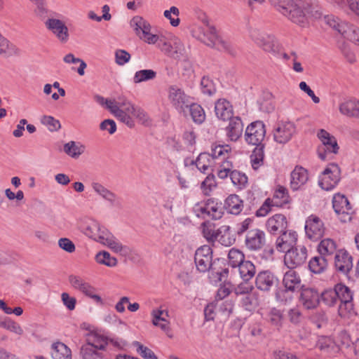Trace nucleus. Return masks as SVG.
<instances>
[{
	"mask_svg": "<svg viewBox=\"0 0 359 359\" xmlns=\"http://www.w3.org/2000/svg\"><path fill=\"white\" fill-rule=\"evenodd\" d=\"M200 40L207 46L215 48L219 51H231V45L229 42L219 37L213 26L207 25L203 31V35L199 36Z\"/></svg>",
	"mask_w": 359,
	"mask_h": 359,
	"instance_id": "9d476101",
	"label": "nucleus"
},
{
	"mask_svg": "<svg viewBox=\"0 0 359 359\" xmlns=\"http://www.w3.org/2000/svg\"><path fill=\"white\" fill-rule=\"evenodd\" d=\"M193 212L198 218L215 220L220 219L224 214L222 202L212 198L196 203L193 207Z\"/></svg>",
	"mask_w": 359,
	"mask_h": 359,
	"instance_id": "7ed1b4c3",
	"label": "nucleus"
},
{
	"mask_svg": "<svg viewBox=\"0 0 359 359\" xmlns=\"http://www.w3.org/2000/svg\"><path fill=\"white\" fill-rule=\"evenodd\" d=\"M339 109L340 112H359V100L344 99L340 102Z\"/></svg>",
	"mask_w": 359,
	"mask_h": 359,
	"instance_id": "49530a36",
	"label": "nucleus"
},
{
	"mask_svg": "<svg viewBox=\"0 0 359 359\" xmlns=\"http://www.w3.org/2000/svg\"><path fill=\"white\" fill-rule=\"evenodd\" d=\"M299 302L306 309H315L319 304L320 294L315 288L304 286L301 289Z\"/></svg>",
	"mask_w": 359,
	"mask_h": 359,
	"instance_id": "412c9836",
	"label": "nucleus"
},
{
	"mask_svg": "<svg viewBox=\"0 0 359 359\" xmlns=\"http://www.w3.org/2000/svg\"><path fill=\"white\" fill-rule=\"evenodd\" d=\"M41 123L50 132L57 131L61 128L60 121L51 116L44 115L41 118Z\"/></svg>",
	"mask_w": 359,
	"mask_h": 359,
	"instance_id": "e2e57ef3",
	"label": "nucleus"
},
{
	"mask_svg": "<svg viewBox=\"0 0 359 359\" xmlns=\"http://www.w3.org/2000/svg\"><path fill=\"white\" fill-rule=\"evenodd\" d=\"M304 229L306 237L312 241L320 239L325 233L323 222L314 215H311L306 218Z\"/></svg>",
	"mask_w": 359,
	"mask_h": 359,
	"instance_id": "dca6fc26",
	"label": "nucleus"
},
{
	"mask_svg": "<svg viewBox=\"0 0 359 359\" xmlns=\"http://www.w3.org/2000/svg\"><path fill=\"white\" fill-rule=\"evenodd\" d=\"M250 36L264 51L273 55L279 54V43L273 35L255 29L251 32Z\"/></svg>",
	"mask_w": 359,
	"mask_h": 359,
	"instance_id": "1a4fd4ad",
	"label": "nucleus"
},
{
	"mask_svg": "<svg viewBox=\"0 0 359 359\" xmlns=\"http://www.w3.org/2000/svg\"><path fill=\"white\" fill-rule=\"evenodd\" d=\"M95 259L99 264L104 265L108 267H114L117 265L118 261L116 257H112L107 251H100L95 257Z\"/></svg>",
	"mask_w": 359,
	"mask_h": 359,
	"instance_id": "a18cd8bd",
	"label": "nucleus"
},
{
	"mask_svg": "<svg viewBox=\"0 0 359 359\" xmlns=\"http://www.w3.org/2000/svg\"><path fill=\"white\" fill-rule=\"evenodd\" d=\"M0 327L19 336L22 335L24 333L23 329L20 325L11 318H6L4 320L1 321L0 323Z\"/></svg>",
	"mask_w": 359,
	"mask_h": 359,
	"instance_id": "6e6d98bb",
	"label": "nucleus"
},
{
	"mask_svg": "<svg viewBox=\"0 0 359 359\" xmlns=\"http://www.w3.org/2000/svg\"><path fill=\"white\" fill-rule=\"evenodd\" d=\"M270 1L278 11L291 22L302 27L307 23L306 16L303 10L304 5L300 1L294 2L292 0H270Z\"/></svg>",
	"mask_w": 359,
	"mask_h": 359,
	"instance_id": "f257e3e1",
	"label": "nucleus"
},
{
	"mask_svg": "<svg viewBox=\"0 0 359 359\" xmlns=\"http://www.w3.org/2000/svg\"><path fill=\"white\" fill-rule=\"evenodd\" d=\"M297 241V233L296 231L286 230L280 233L276 241V248L278 251L286 252L291 250L296 245Z\"/></svg>",
	"mask_w": 359,
	"mask_h": 359,
	"instance_id": "5701e85b",
	"label": "nucleus"
},
{
	"mask_svg": "<svg viewBox=\"0 0 359 359\" xmlns=\"http://www.w3.org/2000/svg\"><path fill=\"white\" fill-rule=\"evenodd\" d=\"M51 355L53 359H72V351L65 344L56 342L52 345Z\"/></svg>",
	"mask_w": 359,
	"mask_h": 359,
	"instance_id": "4c0bfd02",
	"label": "nucleus"
},
{
	"mask_svg": "<svg viewBox=\"0 0 359 359\" xmlns=\"http://www.w3.org/2000/svg\"><path fill=\"white\" fill-rule=\"evenodd\" d=\"M265 242V233L263 231L259 229H253L247 232L245 244L249 250H259L264 245Z\"/></svg>",
	"mask_w": 359,
	"mask_h": 359,
	"instance_id": "6ab92c4d",
	"label": "nucleus"
},
{
	"mask_svg": "<svg viewBox=\"0 0 359 359\" xmlns=\"http://www.w3.org/2000/svg\"><path fill=\"white\" fill-rule=\"evenodd\" d=\"M91 187L93 191L104 201L107 202L111 207H116L120 205L118 196L104 186L99 182H91Z\"/></svg>",
	"mask_w": 359,
	"mask_h": 359,
	"instance_id": "4be33fe9",
	"label": "nucleus"
},
{
	"mask_svg": "<svg viewBox=\"0 0 359 359\" xmlns=\"http://www.w3.org/2000/svg\"><path fill=\"white\" fill-rule=\"evenodd\" d=\"M294 291H289L286 287L278 288L275 292L276 300L283 304H287L292 302L294 298Z\"/></svg>",
	"mask_w": 359,
	"mask_h": 359,
	"instance_id": "09e8293b",
	"label": "nucleus"
},
{
	"mask_svg": "<svg viewBox=\"0 0 359 359\" xmlns=\"http://www.w3.org/2000/svg\"><path fill=\"white\" fill-rule=\"evenodd\" d=\"M288 193L287 189L278 187L274 191L272 198H267L262 206L257 210V217H264L271 210L272 206L280 207L288 203Z\"/></svg>",
	"mask_w": 359,
	"mask_h": 359,
	"instance_id": "423d86ee",
	"label": "nucleus"
},
{
	"mask_svg": "<svg viewBox=\"0 0 359 359\" xmlns=\"http://www.w3.org/2000/svg\"><path fill=\"white\" fill-rule=\"evenodd\" d=\"M64 152L74 159H78L86 151V146L76 141H69L63 146Z\"/></svg>",
	"mask_w": 359,
	"mask_h": 359,
	"instance_id": "72a5a7b5",
	"label": "nucleus"
},
{
	"mask_svg": "<svg viewBox=\"0 0 359 359\" xmlns=\"http://www.w3.org/2000/svg\"><path fill=\"white\" fill-rule=\"evenodd\" d=\"M266 227L271 234H280L287 229V218L283 215L276 214L267 219Z\"/></svg>",
	"mask_w": 359,
	"mask_h": 359,
	"instance_id": "a878e982",
	"label": "nucleus"
},
{
	"mask_svg": "<svg viewBox=\"0 0 359 359\" xmlns=\"http://www.w3.org/2000/svg\"><path fill=\"white\" fill-rule=\"evenodd\" d=\"M215 187L216 182L213 175H208L201 185V189H202L203 193L206 196L210 195Z\"/></svg>",
	"mask_w": 359,
	"mask_h": 359,
	"instance_id": "69168bd1",
	"label": "nucleus"
},
{
	"mask_svg": "<svg viewBox=\"0 0 359 359\" xmlns=\"http://www.w3.org/2000/svg\"><path fill=\"white\" fill-rule=\"evenodd\" d=\"M46 27L51 32L61 43L69 40V34L65 23L55 18H48L44 21Z\"/></svg>",
	"mask_w": 359,
	"mask_h": 359,
	"instance_id": "a211bd4d",
	"label": "nucleus"
},
{
	"mask_svg": "<svg viewBox=\"0 0 359 359\" xmlns=\"http://www.w3.org/2000/svg\"><path fill=\"white\" fill-rule=\"evenodd\" d=\"M151 322L153 325L158 327L169 337H172L170 332V323L168 318L169 317L168 311L162 309L161 307L153 309L151 312Z\"/></svg>",
	"mask_w": 359,
	"mask_h": 359,
	"instance_id": "aec40b11",
	"label": "nucleus"
},
{
	"mask_svg": "<svg viewBox=\"0 0 359 359\" xmlns=\"http://www.w3.org/2000/svg\"><path fill=\"white\" fill-rule=\"evenodd\" d=\"M229 264L236 268L245 261L244 254L239 250L231 248L228 253Z\"/></svg>",
	"mask_w": 359,
	"mask_h": 359,
	"instance_id": "603ef678",
	"label": "nucleus"
},
{
	"mask_svg": "<svg viewBox=\"0 0 359 359\" xmlns=\"http://www.w3.org/2000/svg\"><path fill=\"white\" fill-rule=\"evenodd\" d=\"M201 90L204 95H213L216 93L215 84L209 76H204L201 81Z\"/></svg>",
	"mask_w": 359,
	"mask_h": 359,
	"instance_id": "13d9d810",
	"label": "nucleus"
},
{
	"mask_svg": "<svg viewBox=\"0 0 359 359\" xmlns=\"http://www.w3.org/2000/svg\"><path fill=\"white\" fill-rule=\"evenodd\" d=\"M229 176L233 185L240 189L244 188L248 183V177L245 174L236 170L232 171Z\"/></svg>",
	"mask_w": 359,
	"mask_h": 359,
	"instance_id": "4d7b16f0",
	"label": "nucleus"
},
{
	"mask_svg": "<svg viewBox=\"0 0 359 359\" xmlns=\"http://www.w3.org/2000/svg\"><path fill=\"white\" fill-rule=\"evenodd\" d=\"M227 158H222L219 162H217V164L219 165L217 170V175L220 179H225L232 171L234 170H233V166L232 162L229 161Z\"/></svg>",
	"mask_w": 359,
	"mask_h": 359,
	"instance_id": "8fccbe9b",
	"label": "nucleus"
},
{
	"mask_svg": "<svg viewBox=\"0 0 359 359\" xmlns=\"http://www.w3.org/2000/svg\"><path fill=\"white\" fill-rule=\"evenodd\" d=\"M86 344L97 350H102L109 344V339L97 332H90L87 335Z\"/></svg>",
	"mask_w": 359,
	"mask_h": 359,
	"instance_id": "c9c22d12",
	"label": "nucleus"
},
{
	"mask_svg": "<svg viewBox=\"0 0 359 359\" xmlns=\"http://www.w3.org/2000/svg\"><path fill=\"white\" fill-rule=\"evenodd\" d=\"M215 112H233V106L226 99H219L215 103Z\"/></svg>",
	"mask_w": 359,
	"mask_h": 359,
	"instance_id": "338daca9",
	"label": "nucleus"
},
{
	"mask_svg": "<svg viewBox=\"0 0 359 359\" xmlns=\"http://www.w3.org/2000/svg\"><path fill=\"white\" fill-rule=\"evenodd\" d=\"M264 319L271 326L279 330L283 327L284 321L283 312L276 307L270 308L266 313Z\"/></svg>",
	"mask_w": 359,
	"mask_h": 359,
	"instance_id": "2f4dec72",
	"label": "nucleus"
},
{
	"mask_svg": "<svg viewBox=\"0 0 359 359\" xmlns=\"http://www.w3.org/2000/svg\"><path fill=\"white\" fill-rule=\"evenodd\" d=\"M101 227V225H100L99 223L97 222L93 221L83 230V233L88 236V238L95 240L96 236L99 233L100 229Z\"/></svg>",
	"mask_w": 359,
	"mask_h": 359,
	"instance_id": "774afa93",
	"label": "nucleus"
},
{
	"mask_svg": "<svg viewBox=\"0 0 359 359\" xmlns=\"http://www.w3.org/2000/svg\"><path fill=\"white\" fill-rule=\"evenodd\" d=\"M69 281L74 289L93 299L97 303H102L101 297L95 294V288L89 283L86 282L82 277L71 275L69 277Z\"/></svg>",
	"mask_w": 359,
	"mask_h": 359,
	"instance_id": "2eb2a0df",
	"label": "nucleus"
},
{
	"mask_svg": "<svg viewBox=\"0 0 359 359\" xmlns=\"http://www.w3.org/2000/svg\"><path fill=\"white\" fill-rule=\"evenodd\" d=\"M169 99L177 110L185 112H205L203 108L194 101V98L185 94L184 90L175 86H171L169 90Z\"/></svg>",
	"mask_w": 359,
	"mask_h": 359,
	"instance_id": "f03ea898",
	"label": "nucleus"
},
{
	"mask_svg": "<svg viewBox=\"0 0 359 359\" xmlns=\"http://www.w3.org/2000/svg\"><path fill=\"white\" fill-rule=\"evenodd\" d=\"M210 278L211 281L217 283L218 282L225 281L228 274H229V269L227 268H221L219 269H217L215 266L212 267L210 270Z\"/></svg>",
	"mask_w": 359,
	"mask_h": 359,
	"instance_id": "bf43d9fd",
	"label": "nucleus"
},
{
	"mask_svg": "<svg viewBox=\"0 0 359 359\" xmlns=\"http://www.w3.org/2000/svg\"><path fill=\"white\" fill-rule=\"evenodd\" d=\"M334 266L338 271L348 273L353 267V258L346 250L340 249L334 256Z\"/></svg>",
	"mask_w": 359,
	"mask_h": 359,
	"instance_id": "cd10ccee",
	"label": "nucleus"
},
{
	"mask_svg": "<svg viewBox=\"0 0 359 359\" xmlns=\"http://www.w3.org/2000/svg\"><path fill=\"white\" fill-rule=\"evenodd\" d=\"M106 108L110 111V112H135V109L133 105L127 100L114 101L109 100L106 102Z\"/></svg>",
	"mask_w": 359,
	"mask_h": 359,
	"instance_id": "f704fd0d",
	"label": "nucleus"
},
{
	"mask_svg": "<svg viewBox=\"0 0 359 359\" xmlns=\"http://www.w3.org/2000/svg\"><path fill=\"white\" fill-rule=\"evenodd\" d=\"M133 346L136 348L137 353L144 359H158L151 349L142 345L139 341H135Z\"/></svg>",
	"mask_w": 359,
	"mask_h": 359,
	"instance_id": "680f3d73",
	"label": "nucleus"
},
{
	"mask_svg": "<svg viewBox=\"0 0 359 359\" xmlns=\"http://www.w3.org/2000/svg\"><path fill=\"white\" fill-rule=\"evenodd\" d=\"M95 241L107 246L112 251L116 253H126L128 248L123 246L104 226H101L99 233L96 236Z\"/></svg>",
	"mask_w": 359,
	"mask_h": 359,
	"instance_id": "4468645a",
	"label": "nucleus"
},
{
	"mask_svg": "<svg viewBox=\"0 0 359 359\" xmlns=\"http://www.w3.org/2000/svg\"><path fill=\"white\" fill-rule=\"evenodd\" d=\"M194 262L198 271H209L215 264V262H212V248L206 245L198 248L195 252Z\"/></svg>",
	"mask_w": 359,
	"mask_h": 359,
	"instance_id": "ddd939ff",
	"label": "nucleus"
},
{
	"mask_svg": "<svg viewBox=\"0 0 359 359\" xmlns=\"http://www.w3.org/2000/svg\"><path fill=\"white\" fill-rule=\"evenodd\" d=\"M277 282V277L269 271H260L255 277V286L262 292H269Z\"/></svg>",
	"mask_w": 359,
	"mask_h": 359,
	"instance_id": "393cba45",
	"label": "nucleus"
},
{
	"mask_svg": "<svg viewBox=\"0 0 359 359\" xmlns=\"http://www.w3.org/2000/svg\"><path fill=\"white\" fill-rule=\"evenodd\" d=\"M156 77V72L153 69H142L137 71L133 76V82L140 83L154 79Z\"/></svg>",
	"mask_w": 359,
	"mask_h": 359,
	"instance_id": "de8ad7c7",
	"label": "nucleus"
},
{
	"mask_svg": "<svg viewBox=\"0 0 359 359\" xmlns=\"http://www.w3.org/2000/svg\"><path fill=\"white\" fill-rule=\"evenodd\" d=\"M201 233L203 237L210 242H214L218 237L217 233L215 230V226L209 222L202 223L201 226Z\"/></svg>",
	"mask_w": 359,
	"mask_h": 359,
	"instance_id": "864d4df0",
	"label": "nucleus"
},
{
	"mask_svg": "<svg viewBox=\"0 0 359 359\" xmlns=\"http://www.w3.org/2000/svg\"><path fill=\"white\" fill-rule=\"evenodd\" d=\"M317 136L323 144V147H319L318 150V156L321 160H326L327 154H336L338 153L339 147L333 135L324 129H321L318 132Z\"/></svg>",
	"mask_w": 359,
	"mask_h": 359,
	"instance_id": "f8f14e48",
	"label": "nucleus"
},
{
	"mask_svg": "<svg viewBox=\"0 0 359 359\" xmlns=\"http://www.w3.org/2000/svg\"><path fill=\"white\" fill-rule=\"evenodd\" d=\"M295 132L294 125L290 121L278 124L273 131V139L279 144L287 143Z\"/></svg>",
	"mask_w": 359,
	"mask_h": 359,
	"instance_id": "b1692460",
	"label": "nucleus"
},
{
	"mask_svg": "<svg viewBox=\"0 0 359 359\" xmlns=\"http://www.w3.org/2000/svg\"><path fill=\"white\" fill-rule=\"evenodd\" d=\"M341 170L336 163L329 164L319 177L318 184L324 190L330 191L339 183Z\"/></svg>",
	"mask_w": 359,
	"mask_h": 359,
	"instance_id": "6e6552de",
	"label": "nucleus"
},
{
	"mask_svg": "<svg viewBox=\"0 0 359 359\" xmlns=\"http://www.w3.org/2000/svg\"><path fill=\"white\" fill-rule=\"evenodd\" d=\"M282 284L289 291H294V292L299 291L304 286L302 285V279L299 274L292 269H288L283 273Z\"/></svg>",
	"mask_w": 359,
	"mask_h": 359,
	"instance_id": "bb28decb",
	"label": "nucleus"
},
{
	"mask_svg": "<svg viewBox=\"0 0 359 359\" xmlns=\"http://www.w3.org/2000/svg\"><path fill=\"white\" fill-rule=\"evenodd\" d=\"M130 25L133 28L136 34L140 36L142 33H146L151 26L143 18L136 15L133 17L130 22Z\"/></svg>",
	"mask_w": 359,
	"mask_h": 359,
	"instance_id": "79ce46f5",
	"label": "nucleus"
},
{
	"mask_svg": "<svg viewBox=\"0 0 359 359\" xmlns=\"http://www.w3.org/2000/svg\"><path fill=\"white\" fill-rule=\"evenodd\" d=\"M322 301L328 306H332L337 302V297L335 288L325 290L321 294Z\"/></svg>",
	"mask_w": 359,
	"mask_h": 359,
	"instance_id": "0e129e2a",
	"label": "nucleus"
},
{
	"mask_svg": "<svg viewBox=\"0 0 359 359\" xmlns=\"http://www.w3.org/2000/svg\"><path fill=\"white\" fill-rule=\"evenodd\" d=\"M264 145L255 146L250 155V163L255 170L259 169L264 163Z\"/></svg>",
	"mask_w": 359,
	"mask_h": 359,
	"instance_id": "a19ab883",
	"label": "nucleus"
},
{
	"mask_svg": "<svg viewBox=\"0 0 359 359\" xmlns=\"http://www.w3.org/2000/svg\"><path fill=\"white\" fill-rule=\"evenodd\" d=\"M344 29H345V32H342L341 35L352 43L359 46V27L347 22L346 28Z\"/></svg>",
	"mask_w": 359,
	"mask_h": 359,
	"instance_id": "c03bdc74",
	"label": "nucleus"
},
{
	"mask_svg": "<svg viewBox=\"0 0 359 359\" xmlns=\"http://www.w3.org/2000/svg\"><path fill=\"white\" fill-rule=\"evenodd\" d=\"M337 300L339 301V314L342 318H350L355 314L353 304V291L344 283L334 285Z\"/></svg>",
	"mask_w": 359,
	"mask_h": 359,
	"instance_id": "20e7f679",
	"label": "nucleus"
},
{
	"mask_svg": "<svg viewBox=\"0 0 359 359\" xmlns=\"http://www.w3.org/2000/svg\"><path fill=\"white\" fill-rule=\"evenodd\" d=\"M211 156L210 154L201 153L195 161V165L203 173H205L211 165Z\"/></svg>",
	"mask_w": 359,
	"mask_h": 359,
	"instance_id": "5fc2aeb1",
	"label": "nucleus"
},
{
	"mask_svg": "<svg viewBox=\"0 0 359 359\" xmlns=\"http://www.w3.org/2000/svg\"><path fill=\"white\" fill-rule=\"evenodd\" d=\"M19 52L16 46L0 34V55L4 57H11Z\"/></svg>",
	"mask_w": 359,
	"mask_h": 359,
	"instance_id": "37998d69",
	"label": "nucleus"
},
{
	"mask_svg": "<svg viewBox=\"0 0 359 359\" xmlns=\"http://www.w3.org/2000/svg\"><path fill=\"white\" fill-rule=\"evenodd\" d=\"M329 259L322 255L313 257L309 262V270L316 274L323 273L327 267Z\"/></svg>",
	"mask_w": 359,
	"mask_h": 359,
	"instance_id": "e433bc0d",
	"label": "nucleus"
},
{
	"mask_svg": "<svg viewBox=\"0 0 359 359\" xmlns=\"http://www.w3.org/2000/svg\"><path fill=\"white\" fill-rule=\"evenodd\" d=\"M307 258V250L306 247L300 245L293 248L285 252L284 263L288 269L294 268L302 265Z\"/></svg>",
	"mask_w": 359,
	"mask_h": 359,
	"instance_id": "f3484780",
	"label": "nucleus"
},
{
	"mask_svg": "<svg viewBox=\"0 0 359 359\" xmlns=\"http://www.w3.org/2000/svg\"><path fill=\"white\" fill-rule=\"evenodd\" d=\"M230 151V148L228 145H217L212 148L211 151V159H217L218 161L221 160V158H228L229 151Z\"/></svg>",
	"mask_w": 359,
	"mask_h": 359,
	"instance_id": "052dcab7",
	"label": "nucleus"
},
{
	"mask_svg": "<svg viewBox=\"0 0 359 359\" xmlns=\"http://www.w3.org/2000/svg\"><path fill=\"white\" fill-rule=\"evenodd\" d=\"M238 268L239 274L241 279L248 282L251 280L255 275L256 269L254 264L250 261H244L239 266Z\"/></svg>",
	"mask_w": 359,
	"mask_h": 359,
	"instance_id": "58836bf2",
	"label": "nucleus"
},
{
	"mask_svg": "<svg viewBox=\"0 0 359 359\" xmlns=\"http://www.w3.org/2000/svg\"><path fill=\"white\" fill-rule=\"evenodd\" d=\"M258 109L261 112H272L275 110V104L273 94L264 90L257 101Z\"/></svg>",
	"mask_w": 359,
	"mask_h": 359,
	"instance_id": "473e14b6",
	"label": "nucleus"
},
{
	"mask_svg": "<svg viewBox=\"0 0 359 359\" xmlns=\"http://www.w3.org/2000/svg\"><path fill=\"white\" fill-rule=\"evenodd\" d=\"M266 135V129L264 123L261 121L252 122L248 126L245 131V141L248 144L253 146L264 145L263 141Z\"/></svg>",
	"mask_w": 359,
	"mask_h": 359,
	"instance_id": "9b49d317",
	"label": "nucleus"
},
{
	"mask_svg": "<svg viewBox=\"0 0 359 359\" xmlns=\"http://www.w3.org/2000/svg\"><path fill=\"white\" fill-rule=\"evenodd\" d=\"M228 211L233 215H238L243 210V201L236 194L229 196L225 201Z\"/></svg>",
	"mask_w": 359,
	"mask_h": 359,
	"instance_id": "ea45409f",
	"label": "nucleus"
},
{
	"mask_svg": "<svg viewBox=\"0 0 359 359\" xmlns=\"http://www.w3.org/2000/svg\"><path fill=\"white\" fill-rule=\"evenodd\" d=\"M332 207L338 219L341 223L350 222L354 211L347 197L340 193L335 194L332 198Z\"/></svg>",
	"mask_w": 359,
	"mask_h": 359,
	"instance_id": "39448f33",
	"label": "nucleus"
},
{
	"mask_svg": "<svg viewBox=\"0 0 359 359\" xmlns=\"http://www.w3.org/2000/svg\"><path fill=\"white\" fill-rule=\"evenodd\" d=\"M316 346L322 351L332 354L339 351V341L330 337L321 336L317 341Z\"/></svg>",
	"mask_w": 359,
	"mask_h": 359,
	"instance_id": "7c9ffc66",
	"label": "nucleus"
},
{
	"mask_svg": "<svg viewBox=\"0 0 359 359\" xmlns=\"http://www.w3.org/2000/svg\"><path fill=\"white\" fill-rule=\"evenodd\" d=\"M325 22L327 25H329L340 34H341L342 32H345V29H344L346 28L347 22L341 21L337 17H335L332 15H326L325 16Z\"/></svg>",
	"mask_w": 359,
	"mask_h": 359,
	"instance_id": "3c124183",
	"label": "nucleus"
},
{
	"mask_svg": "<svg viewBox=\"0 0 359 359\" xmlns=\"http://www.w3.org/2000/svg\"><path fill=\"white\" fill-rule=\"evenodd\" d=\"M309 180L306 169L302 166H296L290 174V187L293 191L299 190Z\"/></svg>",
	"mask_w": 359,
	"mask_h": 359,
	"instance_id": "c85d7f7f",
	"label": "nucleus"
},
{
	"mask_svg": "<svg viewBox=\"0 0 359 359\" xmlns=\"http://www.w3.org/2000/svg\"><path fill=\"white\" fill-rule=\"evenodd\" d=\"M317 249L319 254L327 259H332L339 251L336 241L331 238L323 239L318 245Z\"/></svg>",
	"mask_w": 359,
	"mask_h": 359,
	"instance_id": "c756f323",
	"label": "nucleus"
},
{
	"mask_svg": "<svg viewBox=\"0 0 359 359\" xmlns=\"http://www.w3.org/2000/svg\"><path fill=\"white\" fill-rule=\"evenodd\" d=\"M218 118L227 123L225 126L226 135L229 140L236 142L242 135L243 124L239 116H230L231 114H216Z\"/></svg>",
	"mask_w": 359,
	"mask_h": 359,
	"instance_id": "0eeeda50",
	"label": "nucleus"
}]
</instances>
